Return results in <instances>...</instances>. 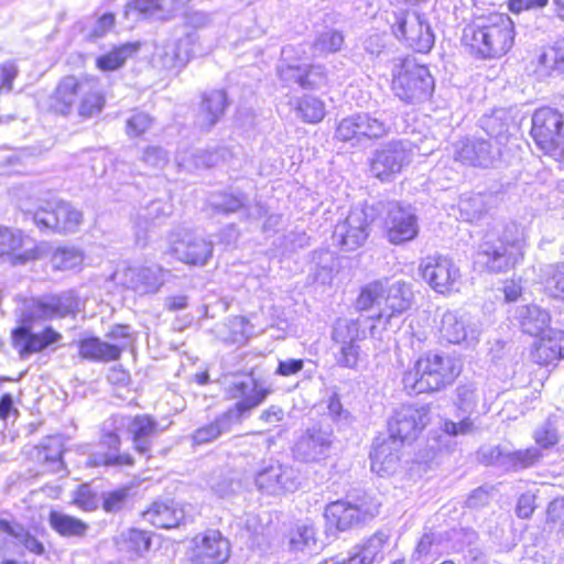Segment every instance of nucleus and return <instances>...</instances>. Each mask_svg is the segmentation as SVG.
<instances>
[{"label":"nucleus","mask_w":564,"mask_h":564,"mask_svg":"<svg viewBox=\"0 0 564 564\" xmlns=\"http://www.w3.org/2000/svg\"><path fill=\"white\" fill-rule=\"evenodd\" d=\"M517 26L512 18L501 11H489L473 17L463 28L460 46L479 61L500 59L516 45Z\"/></svg>","instance_id":"1"},{"label":"nucleus","mask_w":564,"mask_h":564,"mask_svg":"<svg viewBox=\"0 0 564 564\" xmlns=\"http://www.w3.org/2000/svg\"><path fill=\"white\" fill-rule=\"evenodd\" d=\"M107 107V93L94 75L62 76L51 95L47 109L52 115L68 117L76 113L83 120H91L102 115Z\"/></svg>","instance_id":"2"},{"label":"nucleus","mask_w":564,"mask_h":564,"mask_svg":"<svg viewBox=\"0 0 564 564\" xmlns=\"http://www.w3.org/2000/svg\"><path fill=\"white\" fill-rule=\"evenodd\" d=\"M460 370V360L454 356L427 352L404 373L402 382L409 393L437 391L453 383Z\"/></svg>","instance_id":"3"},{"label":"nucleus","mask_w":564,"mask_h":564,"mask_svg":"<svg viewBox=\"0 0 564 564\" xmlns=\"http://www.w3.org/2000/svg\"><path fill=\"white\" fill-rule=\"evenodd\" d=\"M412 302L413 292L409 283L376 281L361 290L357 299V307L361 311L377 307L376 319L380 323L383 318L389 321L394 315L406 312Z\"/></svg>","instance_id":"4"},{"label":"nucleus","mask_w":564,"mask_h":564,"mask_svg":"<svg viewBox=\"0 0 564 564\" xmlns=\"http://www.w3.org/2000/svg\"><path fill=\"white\" fill-rule=\"evenodd\" d=\"M434 87V78L427 66L413 58H401L392 69L391 90L406 104L429 100Z\"/></svg>","instance_id":"5"},{"label":"nucleus","mask_w":564,"mask_h":564,"mask_svg":"<svg viewBox=\"0 0 564 564\" xmlns=\"http://www.w3.org/2000/svg\"><path fill=\"white\" fill-rule=\"evenodd\" d=\"M391 132V127L380 117L369 112H358L343 118L336 126L334 139L350 147L372 144Z\"/></svg>","instance_id":"6"},{"label":"nucleus","mask_w":564,"mask_h":564,"mask_svg":"<svg viewBox=\"0 0 564 564\" xmlns=\"http://www.w3.org/2000/svg\"><path fill=\"white\" fill-rule=\"evenodd\" d=\"M411 149L403 140L394 139L376 149L368 160V171L380 183H391L411 164Z\"/></svg>","instance_id":"7"},{"label":"nucleus","mask_w":564,"mask_h":564,"mask_svg":"<svg viewBox=\"0 0 564 564\" xmlns=\"http://www.w3.org/2000/svg\"><path fill=\"white\" fill-rule=\"evenodd\" d=\"M530 137L544 154L553 155L564 141V113L549 105L534 109L531 116Z\"/></svg>","instance_id":"8"},{"label":"nucleus","mask_w":564,"mask_h":564,"mask_svg":"<svg viewBox=\"0 0 564 564\" xmlns=\"http://www.w3.org/2000/svg\"><path fill=\"white\" fill-rule=\"evenodd\" d=\"M380 502L367 495L355 502L349 500H336L326 506L324 517L329 527L339 531H346L355 525L364 523L379 513Z\"/></svg>","instance_id":"9"},{"label":"nucleus","mask_w":564,"mask_h":564,"mask_svg":"<svg viewBox=\"0 0 564 564\" xmlns=\"http://www.w3.org/2000/svg\"><path fill=\"white\" fill-rule=\"evenodd\" d=\"M368 319H338L334 326L332 338L337 346L336 361L340 367L355 369L360 359L359 341L366 338Z\"/></svg>","instance_id":"10"},{"label":"nucleus","mask_w":564,"mask_h":564,"mask_svg":"<svg viewBox=\"0 0 564 564\" xmlns=\"http://www.w3.org/2000/svg\"><path fill=\"white\" fill-rule=\"evenodd\" d=\"M391 33L415 53L427 54L434 46L435 37L431 25L420 14L411 15L408 10L394 13Z\"/></svg>","instance_id":"11"},{"label":"nucleus","mask_w":564,"mask_h":564,"mask_svg":"<svg viewBox=\"0 0 564 564\" xmlns=\"http://www.w3.org/2000/svg\"><path fill=\"white\" fill-rule=\"evenodd\" d=\"M430 410L425 405L402 404L398 408L389 421L391 438L402 444L414 440L429 423Z\"/></svg>","instance_id":"12"},{"label":"nucleus","mask_w":564,"mask_h":564,"mask_svg":"<svg viewBox=\"0 0 564 564\" xmlns=\"http://www.w3.org/2000/svg\"><path fill=\"white\" fill-rule=\"evenodd\" d=\"M440 336L443 340L454 345L473 347L479 341L480 326L468 314L447 311L443 314L440 324Z\"/></svg>","instance_id":"13"},{"label":"nucleus","mask_w":564,"mask_h":564,"mask_svg":"<svg viewBox=\"0 0 564 564\" xmlns=\"http://www.w3.org/2000/svg\"><path fill=\"white\" fill-rule=\"evenodd\" d=\"M256 486L271 496L293 492L300 486L299 475L293 467L270 460L257 473Z\"/></svg>","instance_id":"14"},{"label":"nucleus","mask_w":564,"mask_h":564,"mask_svg":"<svg viewBox=\"0 0 564 564\" xmlns=\"http://www.w3.org/2000/svg\"><path fill=\"white\" fill-rule=\"evenodd\" d=\"M78 307V300L73 292H65L59 295H46L41 299H33L23 310L24 322H35L53 317H64L75 312Z\"/></svg>","instance_id":"15"},{"label":"nucleus","mask_w":564,"mask_h":564,"mask_svg":"<svg viewBox=\"0 0 564 564\" xmlns=\"http://www.w3.org/2000/svg\"><path fill=\"white\" fill-rule=\"evenodd\" d=\"M420 270L423 279L438 293L452 291L460 276L454 262L442 256L423 259Z\"/></svg>","instance_id":"16"},{"label":"nucleus","mask_w":564,"mask_h":564,"mask_svg":"<svg viewBox=\"0 0 564 564\" xmlns=\"http://www.w3.org/2000/svg\"><path fill=\"white\" fill-rule=\"evenodd\" d=\"M270 392L269 387L253 378L234 381L227 388L228 397L238 400L235 409L230 410L235 412L234 421H238L245 412L259 406Z\"/></svg>","instance_id":"17"},{"label":"nucleus","mask_w":564,"mask_h":564,"mask_svg":"<svg viewBox=\"0 0 564 564\" xmlns=\"http://www.w3.org/2000/svg\"><path fill=\"white\" fill-rule=\"evenodd\" d=\"M332 445V429L312 426L296 442L294 455L304 462H319L328 456Z\"/></svg>","instance_id":"18"},{"label":"nucleus","mask_w":564,"mask_h":564,"mask_svg":"<svg viewBox=\"0 0 564 564\" xmlns=\"http://www.w3.org/2000/svg\"><path fill=\"white\" fill-rule=\"evenodd\" d=\"M20 322L22 325L12 332V341L22 357L40 352L62 338L61 334L52 327H46L42 333H32L30 326L32 322L23 321V311L20 315Z\"/></svg>","instance_id":"19"},{"label":"nucleus","mask_w":564,"mask_h":564,"mask_svg":"<svg viewBox=\"0 0 564 564\" xmlns=\"http://www.w3.org/2000/svg\"><path fill=\"white\" fill-rule=\"evenodd\" d=\"M384 232L388 241L393 245L412 241L419 234L416 216L397 204L389 212Z\"/></svg>","instance_id":"20"},{"label":"nucleus","mask_w":564,"mask_h":564,"mask_svg":"<svg viewBox=\"0 0 564 564\" xmlns=\"http://www.w3.org/2000/svg\"><path fill=\"white\" fill-rule=\"evenodd\" d=\"M193 557L200 564H223L229 557V543L218 531H208L194 540Z\"/></svg>","instance_id":"21"},{"label":"nucleus","mask_w":564,"mask_h":564,"mask_svg":"<svg viewBox=\"0 0 564 564\" xmlns=\"http://www.w3.org/2000/svg\"><path fill=\"white\" fill-rule=\"evenodd\" d=\"M279 76L282 80L294 82L303 90H315L327 83V70L318 64H288L279 69Z\"/></svg>","instance_id":"22"},{"label":"nucleus","mask_w":564,"mask_h":564,"mask_svg":"<svg viewBox=\"0 0 564 564\" xmlns=\"http://www.w3.org/2000/svg\"><path fill=\"white\" fill-rule=\"evenodd\" d=\"M401 445L391 437L377 440L370 453L371 470L380 477L394 474L400 463Z\"/></svg>","instance_id":"23"},{"label":"nucleus","mask_w":564,"mask_h":564,"mask_svg":"<svg viewBox=\"0 0 564 564\" xmlns=\"http://www.w3.org/2000/svg\"><path fill=\"white\" fill-rule=\"evenodd\" d=\"M230 105L225 89H213L200 96L198 108L199 124L204 129H210L225 116Z\"/></svg>","instance_id":"24"},{"label":"nucleus","mask_w":564,"mask_h":564,"mask_svg":"<svg viewBox=\"0 0 564 564\" xmlns=\"http://www.w3.org/2000/svg\"><path fill=\"white\" fill-rule=\"evenodd\" d=\"M532 360L539 365H550L564 358V332L547 329L534 343Z\"/></svg>","instance_id":"25"},{"label":"nucleus","mask_w":564,"mask_h":564,"mask_svg":"<svg viewBox=\"0 0 564 564\" xmlns=\"http://www.w3.org/2000/svg\"><path fill=\"white\" fill-rule=\"evenodd\" d=\"M334 236L343 247H360L369 236V223L366 216L349 215L337 223Z\"/></svg>","instance_id":"26"},{"label":"nucleus","mask_w":564,"mask_h":564,"mask_svg":"<svg viewBox=\"0 0 564 564\" xmlns=\"http://www.w3.org/2000/svg\"><path fill=\"white\" fill-rule=\"evenodd\" d=\"M121 425L127 426L135 449L141 454H145L150 449L151 437L160 432L156 421L150 415L122 417Z\"/></svg>","instance_id":"27"},{"label":"nucleus","mask_w":564,"mask_h":564,"mask_svg":"<svg viewBox=\"0 0 564 564\" xmlns=\"http://www.w3.org/2000/svg\"><path fill=\"white\" fill-rule=\"evenodd\" d=\"M144 520L154 527L170 529L177 527L185 519V510L177 502H154L143 513Z\"/></svg>","instance_id":"28"},{"label":"nucleus","mask_w":564,"mask_h":564,"mask_svg":"<svg viewBox=\"0 0 564 564\" xmlns=\"http://www.w3.org/2000/svg\"><path fill=\"white\" fill-rule=\"evenodd\" d=\"M514 318L522 330L532 336H541L545 330L550 329V313L535 304L519 306Z\"/></svg>","instance_id":"29"},{"label":"nucleus","mask_w":564,"mask_h":564,"mask_svg":"<svg viewBox=\"0 0 564 564\" xmlns=\"http://www.w3.org/2000/svg\"><path fill=\"white\" fill-rule=\"evenodd\" d=\"M141 48V42H127L112 46L108 52L95 59V66L102 73L116 72L122 68L128 58L137 54Z\"/></svg>","instance_id":"30"},{"label":"nucleus","mask_w":564,"mask_h":564,"mask_svg":"<svg viewBox=\"0 0 564 564\" xmlns=\"http://www.w3.org/2000/svg\"><path fill=\"white\" fill-rule=\"evenodd\" d=\"M318 549L316 530L313 524L304 522L293 528L288 536V550L295 554L306 556Z\"/></svg>","instance_id":"31"},{"label":"nucleus","mask_w":564,"mask_h":564,"mask_svg":"<svg viewBox=\"0 0 564 564\" xmlns=\"http://www.w3.org/2000/svg\"><path fill=\"white\" fill-rule=\"evenodd\" d=\"M120 438L116 433L105 434L100 446L108 447V453L96 452L89 456L90 466L132 465V458L128 454L118 455Z\"/></svg>","instance_id":"32"},{"label":"nucleus","mask_w":564,"mask_h":564,"mask_svg":"<svg viewBox=\"0 0 564 564\" xmlns=\"http://www.w3.org/2000/svg\"><path fill=\"white\" fill-rule=\"evenodd\" d=\"M131 288L140 294L156 293L166 280L167 271L161 267L131 270Z\"/></svg>","instance_id":"33"},{"label":"nucleus","mask_w":564,"mask_h":564,"mask_svg":"<svg viewBox=\"0 0 564 564\" xmlns=\"http://www.w3.org/2000/svg\"><path fill=\"white\" fill-rule=\"evenodd\" d=\"M518 257L508 252V249H481L476 253L475 264L491 272H502L512 267Z\"/></svg>","instance_id":"34"},{"label":"nucleus","mask_w":564,"mask_h":564,"mask_svg":"<svg viewBox=\"0 0 564 564\" xmlns=\"http://www.w3.org/2000/svg\"><path fill=\"white\" fill-rule=\"evenodd\" d=\"M122 348L101 341L99 338H87L80 341L79 354L82 357L99 361H111L120 357Z\"/></svg>","instance_id":"35"},{"label":"nucleus","mask_w":564,"mask_h":564,"mask_svg":"<svg viewBox=\"0 0 564 564\" xmlns=\"http://www.w3.org/2000/svg\"><path fill=\"white\" fill-rule=\"evenodd\" d=\"M490 144L484 139L465 141L455 152V160L471 166H479L490 155Z\"/></svg>","instance_id":"36"},{"label":"nucleus","mask_w":564,"mask_h":564,"mask_svg":"<svg viewBox=\"0 0 564 564\" xmlns=\"http://www.w3.org/2000/svg\"><path fill=\"white\" fill-rule=\"evenodd\" d=\"M182 0H133L134 9L147 18L167 21L181 6Z\"/></svg>","instance_id":"37"},{"label":"nucleus","mask_w":564,"mask_h":564,"mask_svg":"<svg viewBox=\"0 0 564 564\" xmlns=\"http://www.w3.org/2000/svg\"><path fill=\"white\" fill-rule=\"evenodd\" d=\"M234 411H227L218 416L214 422L204 425L193 434V442L196 445L207 444L219 437L223 433L230 430L234 421Z\"/></svg>","instance_id":"38"},{"label":"nucleus","mask_w":564,"mask_h":564,"mask_svg":"<svg viewBox=\"0 0 564 564\" xmlns=\"http://www.w3.org/2000/svg\"><path fill=\"white\" fill-rule=\"evenodd\" d=\"M48 522L63 536H82L88 529L82 520L56 510L50 512Z\"/></svg>","instance_id":"39"},{"label":"nucleus","mask_w":564,"mask_h":564,"mask_svg":"<svg viewBox=\"0 0 564 564\" xmlns=\"http://www.w3.org/2000/svg\"><path fill=\"white\" fill-rule=\"evenodd\" d=\"M300 118L311 124L319 123L326 116L325 104L322 99L313 96H304L295 107Z\"/></svg>","instance_id":"40"},{"label":"nucleus","mask_w":564,"mask_h":564,"mask_svg":"<svg viewBox=\"0 0 564 564\" xmlns=\"http://www.w3.org/2000/svg\"><path fill=\"white\" fill-rule=\"evenodd\" d=\"M59 200H47L40 206L33 215L35 225L45 230L57 232Z\"/></svg>","instance_id":"41"},{"label":"nucleus","mask_w":564,"mask_h":564,"mask_svg":"<svg viewBox=\"0 0 564 564\" xmlns=\"http://www.w3.org/2000/svg\"><path fill=\"white\" fill-rule=\"evenodd\" d=\"M63 452V444L59 437H50L41 449L40 458L46 464L51 473H59L64 469Z\"/></svg>","instance_id":"42"},{"label":"nucleus","mask_w":564,"mask_h":564,"mask_svg":"<svg viewBox=\"0 0 564 564\" xmlns=\"http://www.w3.org/2000/svg\"><path fill=\"white\" fill-rule=\"evenodd\" d=\"M58 234L74 232L84 220L83 213L72 204L59 200Z\"/></svg>","instance_id":"43"},{"label":"nucleus","mask_w":564,"mask_h":564,"mask_svg":"<svg viewBox=\"0 0 564 564\" xmlns=\"http://www.w3.org/2000/svg\"><path fill=\"white\" fill-rule=\"evenodd\" d=\"M150 543V538L145 532L141 530L129 529L128 531L121 533V549L128 552L142 554L149 550Z\"/></svg>","instance_id":"44"},{"label":"nucleus","mask_w":564,"mask_h":564,"mask_svg":"<svg viewBox=\"0 0 564 564\" xmlns=\"http://www.w3.org/2000/svg\"><path fill=\"white\" fill-rule=\"evenodd\" d=\"M344 45V35L337 30H330L322 33L313 43V46L319 54H334L341 50Z\"/></svg>","instance_id":"45"},{"label":"nucleus","mask_w":564,"mask_h":564,"mask_svg":"<svg viewBox=\"0 0 564 564\" xmlns=\"http://www.w3.org/2000/svg\"><path fill=\"white\" fill-rule=\"evenodd\" d=\"M544 288L554 297L564 294V264L549 265L544 270Z\"/></svg>","instance_id":"46"},{"label":"nucleus","mask_w":564,"mask_h":564,"mask_svg":"<svg viewBox=\"0 0 564 564\" xmlns=\"http://www.w3.org/2000/svg\"><path fill=\"white\" fill-rule=\"evenodd\" d=\"M79 249H55L52 258L53 267L59 270L74 269L82 263Z\"/></svg>","instance_id":"47"},{"label":"nucleus","mask_w":564,"mask_h":564,"mask_svg":"<svg viewBox=\"0 0 564 564\" xmlns=\"http://www.w3.org/2000/svg\"><path fill=\"white\" fill-rule=\"evenodd\" d=\"M73 503L83 511H93L98 508L99 499L88 485H82L74 492Z\"/></svg>","instance_id":"48"},{"label":"nucleus","mask_w":564,"mask_h":564,"mask_svg":"<svg viewBox=\"0 0 564 564\" xmlns=\"http://www.w3.org/2000/svg\"><path fill=\"white\" fill-rule=\"evenodd\" d=\"M152 124V118L143 112L132 115L127 120L126 131L130 138H140Z\"/></svg>","instance_id":"49"},{"label":"nucleus","mask_w":564,"mask_h":564,"mask_svg":"<svg viewBox=\"0 0 564 564\" xmlns=\"http://www.w3.org/2000/svg\"><path fill=\"white\" fill-rule=\"evenodd\" d=\"M176 258L189 265H204L210 257L209 249H171Z\"/></svg>","instance_id":"50"},{"label":"nucleus","mask_w":564,"mask_h":564,"mask_svg":"<svg viewBox=\"0 0 564 564\" xmlns=\"http://www.w3.org/2000/svg\"><path fill=\"white\" fill-rule=\"evenodd\" d=\"M435 538L433 533H425L419 541L412 556L410 560V564H423L424 560L433 554L438 552V550H433Z\"/></svg>","instance_id":"51"},{"label":"nucleus","mask_w":564,"mask_h":564,"mask_svg":"<svg viewBox=\"0 0 564 564\" xmlns=\"http://www.w3.org/2000/svg\"><path fill=\"white\" fill-rule=\"evenodd\" d=\"M457 404L464 413H473L477 410L478 393L471 386L457 388Z\"/></svg>","instance_id":"52"},{"label":"nucleus","mask_w":564,"mask_h":564,"mask_svg":"<svg viewBox=\"0 0 564 564\" xmlns=\"http://www.w3.org/2000/svg\"><path fill=\"white\" fill-rule=\"evenodd\" d=\"M18 74L19 69L13 62L0 65V94L10 93L13 89V83Z\"/></svg>","instance_id":"53"},{"label":"nucleus","mask_w":564,"mask_h":564,"mask_svg":"<svg viewBox=\"0 0 564 564\" xmlns=\"http://www.w3.org/2000/svg\"><path fill=\"white\" fill-rule=\"evenodd\" d=\"M534 438L540 446L547 448L557 443L558 436L554 425L546 422L535 431Z\"/></svg>","instance_id":"54"},{"label":"nucleus","mask_w":564,"mask_h":564,"mask_svg":"<svg viewBox=\"0 0 564 564\" xmlns=\"http://www.w3.org/2000/svg\"><path fill=\"white\" fill-rule=\"evenodd\" d=\"M547 3L549 0H508L507 8L511 13L518 15L524 11L542 9Z\"/></svg>","instance_id":"55"},{"label":"nucleus","mask_w":564,"mask_h":564,"mask_svg":"<svg viewBox=\"0 0 564 564\" xmlns=\"http://www.w3.org/2000/svg\"><path fill=\"white\" fill-rule=\"evenodd\" d=\"M128 497V489L121 488L111 492H108L104 498V509L107 512H115L120 510Z\"/></svg>","instance_id":"56"},{"label":"nucleus","mask_w":564,"mask_h":564,"mask_svg":"<svg viewBox=\"0 0 564 564\" xmlns=\"http://www.w3.org/2000/svg\"><path fill=\"white\" fill-rule=\"evenodd\" d=\"M116 25V14L113 12L102 13L95 23L91 31V37L97 39L109 33Z\"/></svg>","instance_id":"57"},{"label":"nucleus","mask_w":564,"mask_h":564,"mask_svg":"<svg viewBox=\"0 0 564 564\" xmlns=\"http://www.w3.org/2000/svg\"><path fill=\"white\" fill-rule=\"evenodd\" d=\"M540 457V453L535 448L518 451L511 454V459L516 468H525L531 466Z\"/></svg>","instance_id":"58"},{"label":"nucleus","mask_w":564,"mask_h":564,"mask_svg":"<svg viewBox=\"0 0 564 564\" xmlns=\"http://www.w3.org/2000/svg\"><path fill=\"white\" fill-rule=\"evenodd\" d=\"M444 432L451 436L466 435L474 432L475 426L470 419H464L458 423L452 421H445Z\"/></svg>","instance_id":"59"},{"label":"nucleus","mask_w":564,"mask_h":564,"mask_svg":"<svg viewBox=\"0 0 564 564\" xmlns=\"http://www.w3.org/2000/svg\"><path fill=\"white\" fill-rule=\"evenodd\" d=\"M304 367L302 359H285L280 360L275 373L282 377H290L300 372Z\"/></svg>","instance_id":"60"},{"label":"nucleus","mask_w":564,"mask_h":564,"mask_svg":"<svg viewBox=\"0 0 564 564\" xmlns=\"http://www.w3.org/2000/svg\"><path fill=\"white\" fill-rule=\"evenodd\" d=\"M535 509L534 505V496L531 494H523L518 499L517 503V514L519 518L528 519L531 517Z\"/></svg>","instance_id":"61"},{"label":"nucleus","mask_w":564,"mask_h":564,"mask_svg":"<svg viewBox=\"0 0 564 564\" xmlns=\"http://www.w3.org/2000/svg\"><path fill=\"white\" fill-rule=\"evenodd\" d=\"M23 243L21 232L7 227H0V247H18Z\"/></svg>","instance_id":"62"},{"label":"nucleus","mask_w":564,"mask_h":564,"mask_svg":"<svg viewBox=\"0 0 564 564\" xmlns=\"http://www.w3.org/2000/svg\"><path fill=\"white\" fill-rule=\"evenodd\" d=\"M238 484H235L231 479H224L223 481H218L216 479L212 480L210 487L219 496L225 497L235 491V488L238 487Z\"/></svg>","instance_id":"63"},{"label":"nucleus","mask_w":564,"mask_h":564,"mask_svg":"<svg viewBox=\"0 0 564 564\" xmlns=\"http://www.w3.org/2000/svg\"><path fill=\"white\" fill-rule=\"evenodd\" d=\"M503 293H505L506 301L513 302V301L518 300V297L521 295L522 286L517 281H513V280L507 281L503 286Z\"/></svg>","instance_id":"64"}]
</instances>
